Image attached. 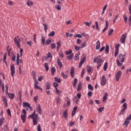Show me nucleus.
<instances>
[{
	"mask_svg": "<svg viewBox=\"0 0 131 131\" xmlns=\"http://www.w3.org/2000/svg\"><path fill=\"white\" fill-rule=\"evenodd\" d=\"M35 110L34 111L33 113L29 116V118H32L33 120V123L34 125H36L37 124V121H38L39 118H38V115L35 113Z\"/></svg>",
	"mask_w": 131,
	"mask_h": 131,
	"instance_id": "f257e3e1",
	"label": "nucleus"
},
{
	"mask_svg": "<svg viewBox=\"0 0 131 131\" xmlns=\"http://www.w3.org/2000/svg\"><path fill=\"white\" fill-rule=\"evenodd\" d=\"M93 62L97 64H101V63H104V60L102 59L101 56L98 55L94 58Z\"/></svg>",
	"mask_w": 131,
	"mask_h": 131,
	"instance_id": "f03ea898",
	"label": "nucleus"
},
{
	"mask_svg": "<svg viewBox=\"0 0 131 131\" xmlns=\"http://www.w3.org/2000/svg\"><path fill=\"white\" fill-rule=\"evenodd\" d=\"M14 41L16 43V46L17 48H21V46H20V42H21V39H20V37L19 36H17L16 37H14Z\"/></svg>",
	"mask_w": 131,
	"mask_h": 131,
	"instance_id": "7ed1b4c3",
	"label": "nucleus"
},
{
	"mask_svg": "<svg viewBox=\"0 0 131 131\" xmlns=\"http://www.w3.org/2000/svg\"><path fill=\"white\" fill-rule=\"evenodd\" d=\"M23 113H24V115H21V119L23 120V123H25V122L26 121V111L25 109L23 110Z\"/></svg>",
	"mask_w": 131,
	"mask_h": 131,
	"instance_id": "20e7f679",
	"label": "nucleus"
},
{
	"mask_svg": "<svg viewBox=\"0 0 131 131\" xmlns=\"http://www.w3.org/2000/svg\"><path fill=\"white\" fill-rule=\"evenodd\" d=\"M10 70L11 72V76L14 77L15 76V74L16 73L15 72V65L14 64H12L10 67Z\"/></svg>",
	"mask_w": 131,
	"mask_h": 131,
	"instance_id": "39448f33",
	"label": "nucleus"
},
{
	"mask_svg": "<svg viewBox=\"0 0 131 131\" xmlns=\"http://www.w3.org/2000/svg\"><path fill=\"white\" fill-rule=\"evenodd\" d=\"M34 89L35 90H36V89L37 90H40V91H41V92H42V88H41L40 86L37 85L38 84V81H37V80H35V81H34Z\"/></svg>",
	"mask_w": 131,
	"mask_h": 131,
	"instance_id": "423d86ee",
	"label": "nucleus"
},
{
	"mask_svg": "<svg viewBox=\"0 0 131 131\" xmlns=\"http://www.w3.org/2000/svg\"><path fill=\"white\" fill-rule=\"evenodd\" d=\"M100 80L101 85H105V84H106L107 79H106V77L105 76V75L102 76V77Z\"/></svg>",
	"mask_w": 131,
	"mask_h": 131,
	"instance_id": "0eeeda50",
	"label": "nucleus"
},
{
	"mask_svg": "<svg viewBox=\"0 0 131 131\" xmlns=\"http://www.w3.org/2000/svg\"><path fill=\"white\" fill-rule=\"evenodd\" d=\"M115 77H116V81H118V80H119V78H120V77H121V71H119L116 74Z\"/></svg>",
	"mask_w": 131,
	"mask_h": 131,
	"instance_id": "6e6552de",
	"label": "nucleus"
},
{
	"mask_svg": "<svg viewBox=\"0 0 131 131\" xmlns=\"http://www.w3.org/2000/svg\"><path fill=\"white\" fill-rule=\"evenodd\" d=\"M2 101L4 103L5 107H8V100H7V98H6V97L2 96Z\"/></svg>",
	"mask_w": 131,
	"mask_h": 131,
	"instance_id": "1a4fd4ad",
	"label": "nucleus"
},
{
	"mask_svg": "<svg viewBox=\"0 0 131 131\" xmlns=\"http://www.w3.org/2000/svg\"><path fill=\"white\" fill-rule=\"evenodd\" d=\"M36 110L39 113V114L41 115L42 113V110L41 109V107H40V104H38L36 106Z\"/></svg>",
	"mask_w": 131,
	"mask_h": 131,
	"instance_id": "9d476101",
	"label": "nucleus"
},
{
	"mask_svg": "<svg viewBox=\"0 0 131 131\" xmlns=\"http://www.w3.org/2000/svg\"><path fill=\"white\" fill-rule=\"evenodd\" d=\"M125 38H126V35L125 34H123L120 39V41L122 43H124L125 42Z\"/></svg>",
	"mask_w": 131,
	"mask_h": 131,
	"instance_id": "9b49d317",
	"label": "nucleus"
},
{
	"mask_svg": "<svg viewBox=\"0 0 131 131\" xmlns=\"http://www.w3.org/2000/svg\"><path fill=\"white\" fill-rule=\"evenodd\" d=\"M119 59L121 63H123V62H124V56L122 55V54H119Z\"/></svg>",
	"mask_w": 131,
	"mask_h": 131,
	"instance_id": "f8f14e48",
	"label": "nucleus"
},
{
	"mask_svg": "<svg viewBox=\"0 0 131 131\" xmlns=\"http://www.w3.org/2000/svg\"><path fill=\"white\" fill-rule=\"evenodd\" d=\"M107 97H108V93H107V92H106L104 93V96L103 97V102L104 103H106V100H107V99H108V98Z\"/></svg>",
	"mask_w": 131,
	"mask_h": 131,
	"instance_id": "ddd939ff",
	"label": "nucleus"
},
{
	"mask_svg": "<svg viewBox=\"0 0 131 131\" xmlns=\"http://www.w3.org/2000/svg\"><path fill=\"white\" fill-rule=\"evenodd\" d=\"M56 45L57 46L56 47V50H57V51L58 52L60 48H61V40L57 41L56 43Z\"/></svg>",
	"mask_w": 131,
	"mask_h": 131,
	"instance_id": "4468645a",
	"label": "nucleus"
},
{
	"mask_svg": "<svg viewBox=\"0 0 131 131\" xmlns=\"http://www.w3.org/2000/svg\"><path fill=\"white\" fill-rule=\"evenodd\" d=\"M62 115L63 117L64 118V119H67L68 117V113L67 112V110H66L62 114Z\"/></svg>",
	"mask_w": 131,
	"mask_h": 131,
	"instance_id": "2eb2a0df",
	"label": "nucleus"
},
{
	"mask_svg": "<svg viewBox=\"0 0 131 131\" xmlns=\"http://www.w3.org/2000/svg\"><path fill=\"white\" fill-rule=\"evenodd\" d=\"M101 47V42L100 41H97L96 42V50H99Z\"/></svg>",
	"mask_w": 131,
	"mask_h": 131,
	"instance_id": "dca6fc26",
	"label": "nucleus"
},
{
	"mask_svg": "<svg viewBox=\"0 0 131 131\" xmlns=\"http://www.w3.org/2000/svg\"><path fill=\"white\" fill-rule=\"evenodd\" d=\"M73 56H74V54L73 53H72L67 57V59L69 60H72V59H73Z\"/></svg>",
	"mask_w": 131,
	"mask_h": 131,
	"instance_id": "f3484780",
	"label": "nucleus"
},
{
	"mask_svg": "<svg viewBox=\"0 0 131 131\" xmlns=\"http://www.w3.org/2000/svg\"><path fill=\"white\" fill-rule=\"evenodd\" d=\"M80 55V53H78L75 55V58H74V60H75V61H78V60H79V56Z\"/></svg>",
	"mask_w": 131,
	"mask_h": 131,
	"instance_id": "a211bd4d",
	"label": "nucleus"
},
{
	"mask_svg": "<svg viewBox=\"0 0 131 131\" xmlns=\"http://www.w3.org/2000/svg\"><path fill=\"white\" fill-rule=\"evenodd\" d=\"M30 105V104L28 103V102H24L23 103V106L24 108H26V107H27L28 108Z\"/></svg>",
	"mask_w": 131,
	"mask_h": 131,
	"instance_id": "6ab92c4d",
	"label": "nucleus"
},
{
	"mask_svg": "<svg viewBox=\"0 0 131 131\" xmlns=\"http://www.w3.org/2000/svg\"><path fill=\"white\" fill-rule=\"evenodd\" d=\"M70 73H71V76L72 77H74V68L73 67H72L71 69V71H70Z\"/></svg>",
	"mask_w": 131,
	"mask_h": 131,
	"instance_id": "aec40b11",
	"label": "nucleus"
},
{
	"mask_svg": "<svg viewBox=\"0 0 131 131\" xmlns=\"http://www.w3.org/2000/svg\"><path fill=\"white\" fill-rule=\"evenodd\" d=\"M41 41L43 46H45V43H46V38L44 37L43 36H41Z\"/></svg>",
	"mask_w": 131,
	"mask_h": 131,
	"instance_id": "412c9836",
	"label": "nucleus"
},
{
	"mask_svg": "<svg viewBox=\"0 0 131 131\" xmlns=\"http://www.w3.org/2000/svg\"><path fill=\"white\" fill-rule=\"evenodd\" d=\"M86 69H87V71L88 72H89V73H91V72H92V67L90 66H86Z\"/></svg>",
	"mask_w": 131,
	"mask_h": 131,
	"instance_id": "4be33fe9",
	"label": "nucleus"
},
{
	"mask_svg": "<svg viewBox=\"0 0 131 131\" xmlns=\"http://www.w3.org/2000/svg\"><path fill=\"white\" fill-rule=\"evenodd\" d=\"M61 76H62L63 78L64 79H66L68 77V74H64V72H61Z\"/></svg>",
	"mask_w": 131,
	"mask_h": 131,
	"instance_id": "5701e85b",
	"label": "nucleus"
},
{
	"mask_svg": "<svg viewBox=\"0 0 131 131\" xmlns=\"http://www.w3.org/2000/svg\"><path fill=\"white\" fill-rule=\"evenodd\" d=\"M57 63L58 66H59L60 68L63 66V64H62V62H61V59H57Z\"/></svg>",
	"mask_w": 131,
	"mask_h": 131,
	"instance_id": "b1692460",
	"label": "nucleus"
},
{
	"mask_svg": "<svg viewBox=\"0 0 131 131\" xmlns=\"http://www.w3.org/2000/svg\"><path fill=\"white\" fill-rule=\"evenodd\" d=\"M108 68V62H106L104 63L103 69L104 71H106Z\"/></svg>",
	"mask_w": 131,
	"mask_h": 131,
	"instance_id": "393cba45",
	"label": "nucleus"
},
{
	"mask_svg": "<svg viewBox=\"0 0 131 131\" xmlns=\"http://www.w3.org/2000/svg\"><path fill=\"white\" fill-rule=\"evenodd\" d=\"M46 90H50V88H51V83L49 82H47L46 83Z\"/></svg>",
	"mask_w": 131,
	"mask_h": 131,
	"instance_id": "a878e982",
	"label": "nucleus"
},
{
	"mask_svg": "<svg viewBox=\"0 0 131 131\" xmlns=\"http://www.w3.org/2000/svg\"><path fill=\"white\" fill-rule=\"evenodd\" d=\"M55 92H56V94H57V95H58V96H60V95H61L62 94V91L58 90V88L55 89Z\"/></svg>",
	"mask_w": 131,
	"mask_h": 131,
	"instance_id": "bb28decb",
	"label": "nucleus"
},
{
	"mask_svg": "<svg viewBox=\"0 0 131 131\" xmlns=\"http://www.w3.org/2000/svg\"><path fill=\"white\" fill-rule=\"evenodd\" d=\"M55 72H56V68L53 67L51 68V74H52V75H54V74Z\"/></svg>",
	"mask_w": 131,
	"mask_h": 131,
	"instance_id": "cd10ccee",
	"label": "nucleus"
},
{
	"mask_svg": "<svg viewBox=\"0 0 131 131\" xmlns=\"http://www.w3.org/2000/svg\"><path fill=\"white\" fill-rule=\"evenodd\" d=\"M8 96L10 99L12 100L13 99H14V94L9 93Z\"/></svg>",
	"mask_w": 131,
	"mask_h": 131,
	"instance_id": "c85d7f7f",
	"label": "nucleus"
},
{
	"mask_svg": "<svg viewBox=\"0 0 131 131\" xmlns=\"http://www.w3.org/2000/svg\"><path fill=\"white\" fill-rule=\"evenodd\" d=\"M113 31H114L113 29H110V30L108 31V36H110V35H111V34L113 33Z\"/></svg>",
	"mask_w": 131,
	"mask_h": 131,
	"instance_id": "c756f323",
	"label": "nucleus"
},
{
	"mask_svg": "<svg viewBox=\"0 0 131 131\" xmlns=\"http://www.w3.org/2000/svg\"><path fill=\"white\" fill-rule=\"evenodd\" d=\"M64 53H65L66 55H71V54H73L72 50H70L69 51H65Z\"/></svg>",
	"mask_w": 131,
	"mask_h": 131,
	"instance_id": "7c9ffc66",
	"label": "nucleus"
},
{
	"mask_svg": "<svg viewBox=\"0 0 131 131\" xmlns=\"http://www.w3.org/2000/svg\"><path fill=\"white\" fill-rule=\"evenodd\" d=\"M85 60H86V57L85 56H84L80 60V62L81 63H84V61H85Z\"/></svg>",
	"mask_w": 131,
	"mask_h": 131,
	"instance_id": "2f4dec72",
	"label": "nucleus"
},
{
	"mask_svg": "<svg viewBox=\"0 0 131 131\" xmlns=\"http://www.w3.org/2000/svg\"><path fill=\"white\" fill-rule=\"evenodd\" d=\"M55 81H56V82H58V83H60V82H61V79H60V78H57V77H55L54 78Z\"/></svg>",
	"mask_w": 131,
	"mask_h": 131,
	"instance_id": "473e14b6",
	"label": "nucleus"
},
{
	"mask_svg": "<svg viewBox=\"0 0 131 131\" xmlns=\"http://www.w3.org/2000/svg\"><path fill=\"white\" fill-rule=\"evenodd\" d=\"M77 78H75L74 80V84H73V87L75 88V86H76V84L77 83Z\"/></svg>",
	"mask_w": 131,
	"mask_h": 131,
	"instance_id": "72a5a7b5",
	"label": "nucleus"
},
{
	"mask_svg": "<svg viewBox=\"0 0 131 131\" xmlns=\"http://www.w3.org/2000/svg\"><path fill=\"white\" fill-rule=\"evenodd\" d=\"M7 50L8 52V56H10V53H11V51H12V49L9 48V46H7Z\"/></svg>",
	"mask_w": 131,
	"mask_h": 131,
	"instance_id": "f704fd0d",
	"label": "nucleus"
},
{
	"mask_svg": "<svg viewBox=\"0 0 131 131\" xmlns=\"http://www.w3.org/2000/svg\"><path fill=\"white\" fill-rule=\"evenodd\" d=\"M48 65H49V64H48V63H45L44 64V66L46 69V71H49V68L48 67Z\"/></svg>",
	"mask_w": 131,
	"mask_h": 131,
	"instance_id": "c9c22d12",
	"label": "nucleus"
},
{
	"mask_svg": "<svg viewBox=\"0 0 131 131\" xmlns=\"http://www.w3.org/2000/svg\"><path fill=\"white\" fill-rule=\"evenodd\" d=\"M74 37H78L79 38H82V35L77 34L76 35L74 36Z\"/></svg>",
	"mask_w": 131,
	"mask_h": 131,
	"instance_id": "e433bc0d",
	"label": "nucleus"
},
{
	"mask_svg": "<svg viewBox=\"0 0 131 131\" xmlns=\"http://www.w3.org/2000/svg\"><path fill=\"white\" fill-rule=\"evenodd\" d=\"M88 89L91 91H94V87L91 84H88Z\"/></svg>",
	"mask_w": 131,
	"mask_h": 131,
	"instance_id": "4c0bfd02",
	"label": "nucleus"
},
{
	"mask_svg": "<svg viewBox=\"0 0 131 131\" xmlns=\"http://www.w3.org/2000/svg\"><path fill=\"white\" fill-rule=\"evenodd\" d=\"M105 52V53H106V54H108V53H109V46H106Z\"/></svg>",
	"mask_w": 131,
	"mask_h": 131,
	"instance_id": "58836bf2",
	"label": "nucleus"
},
{
	"mask_svg": "<svg viewBox=\"0 0 131 131\" xmlns=\"http://www.w3.org/2000/svg\"><path fill=\"white\" fill-rule=\"evenodd\" d=\"M27 6H28L29 7L30 6H33V2H30V1H28V2H27Z\"/></svg>",
	"mask_w": 131,
	"mask_h": 131,
	"instance_id": "ea45409f",
	"label": "nucleus"
},
{
	"mask_svg": "<svg viewBox=\"0 0 131 131\" xmlns=\"http://www.w3.org/2000/svg\"><path fill=\"white\" fill-rule=\"evenodd\" d=\"M4 121H5V119L4 118L0 119V126H2V125H3V123H4Z\"/></svg>",
	"mask_w": 131,
	"mask_h": 131,
	"instance_id": "a19ab883",
	"label": "nucleus"
},
{
	"mask_svg": "<svg viewBox=\"0 0 131 131\" xmlns=\"http://www.w3.org/2000/svg\"><path fill=\"white\" fill-rule=\"evenodd\" d=\"M55 34V31H53L50 32V33L48 35L49 36H54Z\"/></svg>",
	"mask_w": 131,
	"mask_h": 131,
	"instance_id": "79ce46f5",
	"label": "nucleus"
},
{
	"mask_svg": "<svg viewBox=\"0 0 131 131\" xmlns=\"http://www.w3.org/2000/svg\"><path fill=\"white\" fill-rule=\"evenodd\" d=\"M129 122H130L129 121L126 119V120L124 121V124L125 125V126H127Z\"/></svg>",
	"mask_w": 131,
	"mask_h": 131,
	"instance_id": "37998d69",
	"label": "nucleus"
},
{
	"mask_svg": "<svg viewBox=\"0 0 131 131\" xmlns=\"http://www.w3.org/2000/svg\"><path fill=\"white\" fill-rule=\"evenodd\" d=\"M51 49L54 50V49H56V44L55 43H53L51 45Z\"/></svg>",
	"mask_w": 131,
	"mask_h": 131,
	"instance_id": "c03bdc74",
	"label": "nucleus"
},
{
	"mask_svg": "<svg viewBox=\"0 0 131 131\" xmlns=\"http://www.w3.org/2000/svg\"><path fill=\"white\" fill-rule=\"evenodd\" d=\"M51 42H52V40L50 39L46 41V44L47 46H49L51 43Z\"/></svg>",
	"mask_w": 131,
	"mask_h": 131,
	"instance_id": "a18cd8bd",
	"label": "nucleus"
},
{
	"mask_svg": "<svg viewBox=\"0 0 131 131\" xmlns=\"http://www.w3.org/2000/svg\"><path fill=\"white\" fill-rule=\"evenodd\" d=\"M80 90H81V84L80 83H79L77 89V92H79V91H80Z\"/></svg>",
	"mask_w": 131,
	"mask_h": 131,
	"instance_id": "49530a36",
	"label": "nucleus"
},
{
	"mask_svg": "<svg viewBox=\"0 0 131 131\" xmlns=\"http://www.w3.org/2000/svg\"><path fill=\"white\" fill-rule=\"evenodd\" d=\"M120 47V44H118L115 46V51H119V47Z\"/></svg>",
	"mask_w": 131,
	"mask_h": 131,
	"instance_id": "de8ad7c7",
	"label": "nucleus"
},
{
	"mask_svg": "<svg viewBox=\"0 0 131 131\" xmlns=\"http://www.w3.org/2000/svg\"><path fill=\"white\" fill-rule=\"evenodd\" d=\"M81 49H82V48H84V47H85V46H86V42H83V43H82L81 44Z\"/></svg>",
	"mask_w": 131,
	"mask_h": 131,
	"instance_id": "09e8293b",
	"label": "nucleus"
},
{
	"mask_svg": "<svg viewBox=\"0 0 131 131\" xmlns=\"http://www.w3.org/2000/svg\"><path fill=\"white\" fill-rule=\"evenodd\" d=\"M125 112V110L124 108L122 109L120 112V115H122Z\"/></svg>",
	"mask_w": 131,
	"mask_h": 131,
	"instance_id": "8fccbe9b",
	"label": "nucleus"
},
{
	"mask_svg": "<svg viewBox=\"0 0 131 131\" xmlns=\"http://www.w3.org/2000/svg\"><path fill=\"white\" fill-rule=\"evenodd\" d=\"M119 52V50H115V54H114V56L115 57H116L117 56H118Z\"/></svg>",
	"mask_w": 131,
	"mask_h": 131,
	"instance_id": "3c124183",
	"label": "nucleus"
},
{
	"mask_svg": "<svg viewBox=\"0 0 131 131\" xmlns=\"http://www.w3.org/2000/svg\"><path fill=\"white\" fill-rule=\"evenodd\" d=\"M61 102V99H60V97H58L56 98V103L57 104H59Z\"/></svg>",
	"mask_w": 131,
	"mask_h": 131,
	"instance_id": "603ef678",
	"label": "nucleus"
},
{
	"mask_svg": "<svg viewBox=\"0 0 131 131\" xmlns=\"http://www.w3.org/2000/svg\"><path fill=\"white\" fill-rule=\"evenodd\" d=\"M73 101L75 103H76V104H77L78 102V99H77V97H75L73 99Z\"/></svg>",
	"mask_w": 131,
	"mask_h": 131,
	"instance_id": "864d4df0",
	"label": "nucleus"
},
{
	"mask_svg": "<svg viewBox=\"0 0 131 131\" xmlns=\"http://www.w3.org/2000/svg\"><path fill=\"white\" fill-rule=\"evenodd\" d=\"M77 45H80V43H81V39H77V42H76Z\"/></svg>",
	"mask_w": 131,
	"mask_h": 131,
	"instance_id": "5fc2aeb1",
	"label": "nucleus"
},
{
	"mask_svg": "<svg viewBox=\"0 0 131 131\" xmlns=\"http://www.w3.org/2000/svg\"><path fill=\"white\" fill-rule=\"evenodd\" d=\"M117 64L118 66H122V63H120L119 60H117Z\"/></svg>",
	"mask_w": 131,
	"mask_h": 131,
	"instance_id": "6e6d98bb",
	"label": "nucleus"
},
{
	"mask_svg": "<svg viewBox=\"0 0 131 131\" xmlns=\"http://www.w3.org/2000/svg\"><path fill=\"white\" fill-rule=\"evenodd\" d=\"M47 58H52V54L51 52H49L48 54L46 55Z\"/></svg>",
	"mask_w": 131,
	"mask_h": 131,
	"instance_id": "4d7b16f0",
	"label": "nucleus"
},
{
	"mask_svg": "<svg viewBox=\"0 0 131 131\" xmlns=\"http://www.w3.org/2000/svg\"><path fill=\"white\" fill-rule=\"evenodd\" d=\"M75 49L76 50V51H79V50H80V47L77 46V45L74 46Z\"/></svg>",
	"mask_w": 131,
	"mask_h": 131,
	"instance_id": "13d9d810",
	"label": "nucleus"
},
{
	"mask_svg": "<svg viewBox=\"0 0 131 131\" xmlns=\"http://www.w3.org/2000/svg\"><path fill=\"white\" fill-rule=\"evenodd\" d=\"M59 56L61 57V58H64V54H63V53L62 52H59Z\"/></svg>",
	"mask_w": 131,
	"mask_h": 131,
	"instance_id": "bf43d9fd",
	"label": "nucleus"
},
{
	"mask_svg": "<svg viewBox=\"0 0 131 131\" xmlns=\"http://www.w3.org/2000/svg\"><path fill=\"white\" fill-rule=\"evenodd\" d=\"M123 109H125V110H126V108H127V105L126 104V103L123 104Z\"/></svg>",
	"mask_w": 131,
	"mask_h": 131,
	"instance_id": "052dcab7",
	"label": "nucleus"
},
{
	"mask_svg": "<svg viewBox=\"0 0 131 131\" xmlns=\"http://www.w3.org/2000/svg\"><path fill=\"white\" fill-rule=\"evenodd\" d=\"M123 18H124V20L125 23H127V17H126V16L125 15H124Z\"/></svg>",
	"mask_w": 131,
	"mask_h": 131,
	"instance_id": "680f3d73",
	"label": "nucleus"
},
{
	"mask_svg": "<svg viewBox=\"0 0 131 131\" xmlns=\"http://www.w3.org/2000/svg\"><path fill=\"white\" fill-rule=\"evenodd\" d=\"M92 23H89V22H85L84 23V24H85V25H86L87 26H88L89 27H90L91 26V24Z\"/></svg>",
	"mask_w": 131,
	"mask_h": 131,
	"instance_id": "e2e57ef3",
	"label": "nucleus"
},
{
	"mask_svg": "<svg viewBox=\"0 0 131 131\" xmlns=\"http://www.w3.org/2000/svg\"><path fill=\"white\" fill-rule=\"evenodd\" d=\"M27 43L29 45V46H32L33 45V42L31 41H27Z\"/></svg>",
	"mask_w": 131,
	"mask_h": 131,
	"instance_id": "0e129e2a",
	"label": "nucleus"
},
{
	"mask_svg": "<svg viewBox=\"0 0 131 131\" xmlns=\"http://www.w3.org/2000/svg\"><path fill=\"white\" fill-rule=\"evenodd\" d=\"M58 85H59L58 83L55 82L53 83V86H54V88H56V89H57V87L58 86Z\"/></svg>",
	"mask_w": 131,
	"mask_h": 131,
	"instance_id": "69168bd1",
	"label": "nucleus"
},
{
	"mask_svg": "<svg viewBox=\"0 0 131 131\" xmlns=\"http://www.w3.org/2000/svg\"><path fill=\"white\" fill-rule=\"evenodd\" d=\"M37 131H41V127H40V124L38 125Z\"/></svg>",
	"mask_w": 131,
	"mask_h": 131,
	"instance_id": "338daca9",
	"label": "nucleus"
},
{
	"mask_svg": "<svg viewBox=\"0 0 131 131\" xmlns=\"http://www.w3.org/2000/svg\"><path fill=\"white\" fill-rule=\"evenodd\" d=\"M128 10H129V13L131 15V4H129L128 6Z\"/></svg>",
	"mask_w": 131,
	"mask_h": 131,
	"instance_id": "774afa93",
	"label": "nucleus"
}]
</instances>
